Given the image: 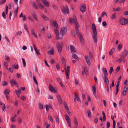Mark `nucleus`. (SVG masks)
Returning a JSON list of instances; mask_svg holds the SVG:
<instances>
[{"label": "nucleus", "mask_w": 128, "mask_h": 128, "mask_svg": "<svg viewBox=\"0 0 128 128\" xmlns=\"http://www.w3.org/2000/svg\"><path fill=\"white\" fill-rule=\"evenodd\" d=\"M93 32L92 34V38L95 43L97 42V32L96 30V26L94 24L92 25Z\"/></svg>", "instance_id": "nucleus-1"}, {"label": "nucleus", "mask_w": 128, "mask_h": 128, "mask_svg": "<svg viewBox=\"0 0 128 128\" xmlns=\"http://www.w3.org/2000/svg\"><path fill=\"white\" fill-rule=\"evenodd\" d=\"M69 22L70 24L71 25H73L74 23L75 28L78 27L77 20L76 18H75L74 19H73L72 18H70L69 19Z\"/></svg>", "instance_id": "nucleus-2"}, {"label": "nucleus", "mask_w": 128, "mask_h": 128, "mask_svg": "<svg viewBox=\"0 0 128 128\" xmlns=\"http://www.w3.org/2000/svg\"><path fill=\"white\" fill-rule=\"evenodd\" d=\"M61 11L64 13L66 14L67 13L68 14L69 13V9L67 5H66L65 7H64L62 9Z\"/></svg>", "instance_id": "nucleus-3"}, {"label": "nucleus", "mask_w": 128, "mask_h": 128, "mask_svg": "<svg viewBox=\"0 0 128 128\" xmlns=\"http://www.w3.org/2000/svg\"><path fill=\"white\" fill-rule=\"evenodd\" d=\"M67 71L66 68L65 70L66 75L67 78H69V75L70 72V66H67Z\"/></svg>", "instance_id": "nucleus-4"}, {"label": "nucleus", "mask_w": 128, "mask_h": 128, "mask_svg": "<svg viewBox=\"0 0 128 128\" xmlns=\"http://www.w3.org/2000/svg\"><path fill=\"white\" fill-rule=\"evenodd\" d=\"M70 48L71 52L72 54H74L76 53V50L74 46L71 44L70 46Z\"/></svg>", "instance_id": "nucleus-5"}, {"label": "nucleus", "mask_w": 128, "mask_h": 128, "mask_svg": "<svg viewBox=\"0 0 128 128\" xmlns=\"http://www.w3.org/2000/svg\"><path fill=\"white\" fill-rule=\"evenodd\" d=\"M49 88L51 92L54 93L56 92V90L55 88L53 87L51 84H49Z\"/></svg>", "instance_id": "nucleus-6"}, {"label": "nucleus", "mask_w": 128, "mask_h": 128, "mask_svg": "<svg viewBox=\"0 0 128 128\" xmlns=\"http://www.w3.org/2000/svg\"><path fill=\"white\" fill-rule=\"evenodd\" d=\"M78 27H77L75 28V29L77 35V36L78 37L80 38H81V37H82V36L81 35V34L79 32L78 28Z\"/></svg>", "instance_id": "nucleus-7"}, {"label": "nucleus", "mask_w": 128, "mask_h": 128, "mask_svg": "<svg viewBox=\"0 0 128 128\" xmlns=\"http://www.w3.org/2000/svg\"><path fill=\"white\" fill-rule=\"evenodd\" d=\"M67 30V28L66 27H64L62 28L60 30V33L61 34V35L62 36H63L64 35V34L65 31Z\"/></svg>", "instance_id": "nucleus-8"}, {"label": "nucleus", "mask_w": 128, "mask_h": 128, "mask_svg": "<svg viewBox=\"0 0 128 128\" xmlns=\"http://www.w3.org/2000/svg\"><path fill=\"white\" fill-rule=\"evenodd\" d=\"M56 46L58 50L60 53L62 50V48L61 45L58 43L56 44Z\"/></svg>", "instance_id": "nucleus-9"}, {"label": "nucleus", "mask_w": 128, "mask_h": 128, "mask_svg": "<svg viewBox=\"0 0 128 128\" xmlns=\"http://www.w3.org/2000/svg\"><path fill=\"white\" fill-rule=\"evenodd\" d=\"M126 18H122L120 20V24L122 25H124L126 24Z\"/></svg>", "instance_id": "nucleus-10"}, {"label": "nucleus", "mask_w": 128, "mask_h": 128, "mask_svg": "<svg viewBox=\"0 0 128 128\" xmlns=\"http://www.w3.org/2000/svg\"><path fill=\"white\" fill-rule=\"evenodd\" d=\"M107 76H108L104 77L103 80L104 83L108 85L109 84V82Z\"/></svg>", "instance_id": "nucleus-11"}, {"label": "nucleus", "mask_w": 128, "mask_h": 128, "mask_svg": "<svg viewBox=\"0 0 128 128\" xmlns=\"http://www.w3.org/2000/svg\"><path fill=\"white\" fill-rule=\"evenodd\" d=\"M55 34H56V40H58L59 39H61L60 38H59L58 36H59V32L58 31V30H57V29L56 28V29H55Z\"/></svg>", "instance_id": "nucleus-12"}, {"label": "nucleus", "mask_w": 128, "mask_h": 128, "mask_svg": "<svg viewBox=\"0 0 128 128\" xmlns=\"http://www.w3.org/2000/svg\"><path fill=\"white\" fill-rule=\"evenodd\" d=\"M102 71L104 74V77L108 76V74L106 69L105 68H103L102 69Z\"/></svg>", "instance_id": "nucleus-13"}, {"label": "nucleus", "mask_w": 128, "mask_h": 128, "mask_svg": "<svg viewBox=\"0 0 128 128\" xmlns=\"http://www.w3.org/2000/svg\"><path fill=\"white\" fill-rule=\"evenodd\" d=\"M15 92L17 96L19 98L20 96V94L21 93L20 89H18V90H15Z\"/></svg>", "instance_id": "nucleus-14"}, {"label": "nucleus", "mask_w": 128, "mask_h": 128, "mask_svg": "<svg viewBox=\"0 0 128 128\" xmlns=\"http://www.w3.org/2000/svg\"><path fill=\"white\" fill-rule=\"evenodd\" d=\"M83 69L84 70L82 71V75H84V74H85L86 75H87L86 73L88 72V70L86 68L85 66L83 68Z\"/></svg>", "instance_id": "nucleus-15"}, {"label": "nucleus", "mask_w": 128, "mask_h": 128, "mask_svg": "<svg viewBox=\"0 0 128 128\" xmlns=\"http://www.w3.org/2000/svg\"><path fill=\"white\" fill-rule=\"evenodd\" d=\"M86 10V6L85 5L81 6L80 8V10L82 13H84L85 11Z\"/></svg>", "instance_id": "nucleus-16"}, {"label": "nucleus", "mask_w": 128, "mask_h": 128, "mask_svg": "<svg viewBox=\"0 0 128 128\" xmlns=\"http://www.w3.org/2000/svg\"><path fill=\"white\" fill-rule=\"evenodd\" d=\"M85 60L88 64L90 66V60L89 59L88 57L87 56H85Z\"/></svg>", "instance_id": "nucleus-17"}, {"label": "nucleus", "mask_w": 128, "mask_h": 128, "mask_svg": "<svg viewBox=\"0 0 128 128\" xmlns=\"http://www.w3.org/2000/svg\"><path fill=\"white\" fill-rule=\"evenodd\" d=\"M52 26L54 27H56L57 29L58 28V25L56 22H51Z\"/></svg>", "instance_id": "nucleus-18"}, {"label": "nucleus", "mask_w": 128, "mask_h": 128, "mask_svg": "<svg viewBox=\"0 0 128 128\" xmlns=\"http://www.w3.org/2000/svg\"><path fill=\"white\" fill-rule=\"evenodd\" d=\"M10 82L11 86L12 87L14 85H17V84L16 82L14 80H10Z\"/></svg>", "instance_id": "nucleus-19"}, {"label": "nucleus", "mask_w": 128, "mask_h": 128, "mask_svg": "<svg viewBox=\"0 0 128 128\" xmlns=\"http://www.w3.org/2000/svg\"><path fill=\"white\" fill-rule=\"evenodd\" d=\"M76 99L79 102H81V101L78 96V95H76V94H75V97L74 98V99L75 102H76Z\"/></svg>", "instance_id": "nucleus-20"}, {"label": "nucleus", "mask_w": 128, "mask_h": 128, "mask_svg": "<svg viewBox=\"0 0 128 128\" xmlns=\"http://www.w3.org/2000/svg\"><path fill=\"white\" fill-rule=\"evenodd\" d=\"M74 123L75 126L77 127L78 125V123L76 116H74Z\"/></svg>", "instance_id": "nucleus-21"}, {"label": "nucleus", "mask_w": 128, "mask_h": 128, "mask_svg": "<svg viewBox=\"0 0 128 128\" xmlns=\"http://www.w3.org/2000/svg\"><path fill=\"white\" fill-rule=\"evenodd\" d=\"M32 16L36 21H37L38 20V18L37 17V16L35 12H34L32 14Z\"/></svg>", "instance_id": "nucleus-22"}, {"label": "nucleus", "mask_w": 128, "mask_h": 128, "mask_svg": "<svg viewBox=\"0 0 128 128\" xmlns=\"http://www.w3.org/2000/svg\"><path fill=\"white\" fill-rule=\"evenodd\" d=\"M4 92L5 95L6 96H7V95H8L9 94L10 91L8 90L5 89L4 90Z\"/></svg>", "instance_id": "nucleus-23"}, {"label": "nucleus", "mask_w": 128, "mask_h": 128, "mask_svg": "<svg viewBox=\"0 0 128 128\" xmlns=\"http://www.w3.org/2000/svg\"><path fill=\"white\" fill-rule=\"evenodd\" d=\"M41 17L46 21H48V19L47 16L44 14L42 15H41Z\"/></svg>", "instance_id": "nucleus-24"}, {"label": "nucleus", "mask_w": 128, "mask_h": 128, "mask_svg": "<svg viewBox=\"0 0 128 128\" xmlns=\"http://www.w3.org/2000/svg\"><path fill=\"white\" fill-rule=\"evenodd\" d=\"M57 98L59 102L60 103V104H62V100L60 97L59 96H57Z\"/></svg>", "instance_id": "nucleus-25"}, {"label": "nucleus", "mask_w": 128, "mask_h": 128, "mask_svg": "<svg viewBox=\"0 0 128 128\" xmlns=\"http://www.w3.org/2000/svg\"><path fill=\"white\" fill-rule=\"evenodd\" d=\"M32 6L34 8L36 9L38 8V7L37 6L36 4L34 2H32Z\"/></svg>", "instance_id": "nucleus-26"}, {"label": "nucleus", "mask_w": 128, "mask_h": 128, "mask_svg": "<svg viewBox=\"0 0 128 128\" xmlns=\"http://www.w3.org/2000/svg\"><path fill=\"white\" fill-rule=\"evenodd\" d=\"M44 4L47 6H49L48 2L46 0H43V1Z\"/></svg>", "instance_id": "nucleus-27"}, {"label": "nucleus", "mask_w": 128, "mask_h": 128, "mask_svg": "<svg viewBox=\"0 0 128 128\" xmlns=\"http://www.w3.org/2000/svg\"><path fill=\"white\" fill-rule=\"evenodd\" d=\"M72 57L75 59L76 61H78V58L76 54H72Z\"/></svg>", "instance_id": "nucleus-28"}, {"label": "nucleus", "mask_w": 128, "mask_h": 128, "mask_svg": "<svg viewBox=\"0 0 128 128\" xmlns=\"http://www.w3.org/2000/svg\"><path fill=\"white\" fill-rule=\"evenodd\" d=\"M115 49L114 48H112V49L109 52V55L110 56H111L114 52Z\"/></svg>", "instance_id": "nucleus-29"}, {"label": "nucleus", "mask_w": 128, "mask_h": 128, "mask_svg": "<svg viewBox=\"0 0 128 128\" xmlns=\"http://www.w3.org/2000/svg\"><path fill=\"white\" fill-rule=\"evenodd\" d=\"M102 114L103 115V118L104 122L106 121V117L104 111H102Z\"/></svg>", "instance_id": "nucleus-30"}, {"label": "nucleus", "mask_w": 128, "mask_h": 128, "mask_svg": "<svg viewBox=\"0 0 128 128\" xmlns=\"http://www.w3.org/2000/svg\"><path fill=\"white\" fill-rule=\"evenodd\" d=\"M123 54L124 55L126 56L128 54V52L126 50H125L124 51Z\"/></svg>", "instance_id": "nucleus-31"}, {"label": "nucleus", "mask_w": 128, "mask_h": 128, "mask_svg": "<svg viewBox=\"0 0 128 128\" xmlns=\"http://www.w3.org/2000/svg\"><path fill=\"white\" fill-rule=\"evenodd\" d=\"M49 54L50 55H53L54 54V51L53 50H51L48 52Z\"/></svg>", "instance_id": "nucleus-32"}, {"label": "nucleus", "mask_w": 128, "mask_h": 128, "mask_svg": "<svg viewBox=\"0 0 128 128\" xmlns=\"http://www.w3.org/2000/svg\"><path fill=\"white\" fill-rule=\"evenodd\" d=\"M87 113L88 114V116L89 118H90L91 116V114L90 110H88L87 111Z\"/></svg>", "instance_id": "nucleus-33"}, {"label": "nucleus", "mask_w": 128, "mask_h": 128, "mask_svg": "<svg viewBox=\"0 0 128 128\" xmlns=\"http://www.w3.org/2000/svg\"><path fill=\"white\" fill-rule=\"evenodd\" d=\"M80 38L81 44L82 45H84V42L83 37H81V38Z\"/></svg>", "instance_id": "nucleus-34"}, {"label": "nucleus", "mask_w": 128, "mask_h": 128, "mask_svg": "<svg viewBox=\"0 0 128 128\" xmlns=\"http://www.w3.org/2000/svg\"><path fill=\"white\" fill-rule=\"evenodd\" d=\"M33 80L34 82L36 83V84L37 85H38V83L36 79L35 76H34L33 77Z\"/></svg>", "instance_id": "nucleus-35"}, {"label": "nucleus", "mask_w": 128, "mask_h": 128, "mask_svg": "<svg viewBox=\"0 0 128 128\" xmlns=\"http://www.w3.org/2000/svg\"><path fill=\"white\" fill-rule=\"evenodd\" d=\"M128 88V84H127L125 85L124 88V90L126 91Z\"/></svg>", "instance_id": "nucleus-36"}, {"label": "nucleus", "mask_w": 128, "mask_h": 128, "mask_svg": "<svg viewBox=\"0 0 128 128\" xmlns=\"http://www.w3.org/2000/svg\"><path fill=\"white\" fill-rule=\"evenodd\" d=\"M8 63L6 62H4V65L5 67L7 69H8Z\"/></svg>", "instance_id": "nucleus-37"}, {"label": "nucleus", "mask_w": 128, "mask_h": 128, "mask_svg": "<svg viewBox=\"0 0 128 128\" xmlns=\"http://www.w3.org/2000/svg\"><path fill=\"white\" fill-rule=\"evenodd\" d=\"M39 108L40 109H42L43 108V105L40 103H39L38 104Z\"/></svg>", "instance_id": "nucleus-38"}, {"label": "nucleus", "mask_w": 128, "mask_h": 128, "mask_svg": "<svg viewBox=\"0 0 128 128\" xmlns=\"http://www.w3.org/2000/svg\"><path fill=\"white\" fill-rule=\"evenodd\" d=\"M113 71H114V70L113 69V67H111L109 71V73H110V74H112V72H113Z\"/></svg>", "instance_id": "nucleus-39"}, {"label": "nucleus", "mask_w": 128, "mask_h": 128, "mask_svg": "<svg viewBox=\"0 0 128 128\" xmlns=\"http://www.w3.org/2000/svg\"><path fill=\"white\" fill-rule=\"evenodd\" d=\"M48 118L52 122H53V118L51 116H48Z\"/></svg>", "instance_id": "nucleus-40"}, {"label": "nucleus", "mask_w": 128, "mask_h": 128, "mask_svg": "<svg viewBox=\"0 0 128 128\" xmlns=\"http://www.w3.org/2000/svg\"><path fill=\"white\" fill-rule=\"evenodd\" d=\"M2 16L3 17L4 19H6V15L5 13L4 12H3L2 13Z\"/></svg>", "instance_id": "nucleus-41"}, {"label": "nucleus", "mask_w": 128, "mask_h": 128, "mask_svg": "<svg viewBox=\"0 0 128 128\" xmlns=\"http://www.w3.org/2000/svg\"><path fill=\"white\" fill-rule=\"evenodd\" d=\"M111 117L112 119L113 120V125H115V121L114 120V116H111Z\"/></svg>", "instance_id": "nucleus-42"}, {"label": "nucleus", "mask_w": 128, "mask_h": 128, "mask_svg": "<svg viewBox=\"0 0 128 128\" xmlns=\"http://www.w3.org/2000/svg\"><path fill=\"white\" fill-rule=\"evenodd\" d=\"M8 84V83L7 82L4 81L2 82V86H6Z\"/></svg>", "instance_id": "nucleus-43"}, {"label": "nucleus", "mask_w": 128, "mask_h": 128, "mask_svg": "<svg viewBox=\"0 0 128 128\" xmlns=\"http://www.w3.org/2000/svg\"><path fill=\"white\" fill-rule=\"evenodd\" d=\"M22 62H23V66L24 67H25L26 65V63L25 60L23 58H22Z\"/></svg>", "instance_id": "nucleus-44"}, {"label": "nucleus", "mask_w": 128, "mask_h": 128, "mask_svg": "<svg viewBox=\"0 0 128 128\" xmlns=\"http://www.w3.org/2000/svg\"><path fill=\"white\" fill-rule=\"evenodd\" d=\"M6 2V0H1L0 2V5L3 4Z\"/></svg>", "instance_id": "nucleus-45"}, {"label": "nucleus", "mask_w": 128, "mask_h": 128, "mask_svg": "<svg viewBox=\"0 0 128 128\" xmlns=\"http://www.w3.org/2000/svg\"><path fill=\"white\" fill-rule=\"evenodd\" d=\"M12 67L14 69H18V64L16 65V66L14 64L12 66Z\"/></svg>", "instance_id": "nucleus-46"}, {"label": "nucleus", "mask_w": 128, "mask_h": 128, "mask_svg": "<svg viewBox=\"0 0 128 128\" xmlns=\"http://www.w3.org/2000/svg\"><path fill=\"white\" fill-rule=\"evenodd\" d=\"M3 106H1V108H2V109L3 110L4 112H5L4 109L5 108H6V106L4 104H3Z\"/></svg>", "instance_id": "nucleus-47"}, {"label": "nucleus", "mask_w": 128, "mask_h": 128, "mask_svg": "<svg viewBox=\"0 0 128 128\" xmlns=\"http://www.w3.org/2000/svg\"><path fill=\"white\" fill-rule=\"evenodd\" d=\"M116 13L114 14L111 17V19L112 20L114 19L116 17Z\"/></svg>", "instance_id": "nucleus-48"}, {"label": "nucleus", "mask_w": 128, "mask_h": 128, "mask_svg": "<svg viewBox=\"0 0 128 128\" xmlns=\"http://www.w3.org/2000/svg\"><path fill=\"white\" fill-rule=\"evenodd\" d=\"M110 126V122H108L106 124V128H109Z\"/></svg>", "instance_id": "nucleus-49"}, {"label": "nucleus", "mask_w": 128, "mask_h": 128, "mask_svg": "<svg viewBox=\"0 0 128 128\" xmlns=\"http://www.w3.org/2000/svg\"><path fill=\"white\" fill-rule=\"evenodd\" d=\"M92 90L93 92H96V88L94 86H92Z\"/></svg>", "instance_id": "nucleus-50"}, {"label": "nucleus", "mask_w": 128, "mask_h": 128, "mask_svg": "<svg viewBox=\"0 0 128 128\" xmlns=\"http://www.w3.org/2000/svg\"><path fill=\"white\" fill-rule=\"evenodd\" d=\"M65 118L66 120H70V118L67 115H65Z\"/></svg>", "instance_id": "nucleus-51"}, {"label": "nucleus", "mask_w": 128, "mask_h": 128, "mask_svg": "<svg viewBox=\"0 0 128 128\" xmlns=\"http://www.w3.org/2000/svg\"><path fill=\"white\" fill-rule=\"evenodd\" d=\"M28 19L30 21H31L32 22H33L34 21V20L33 19V18L30 16H28Z\"/></svg>", "instance_id": "nucleus-52"}, {"label": "nucleus", "mask_w": 128, "mask_h": 128, "mask_svg": "<svg viewBox=\"0 0 128 128\" xmlns=\"http://www.w3.org/2000/svg\"><path fill=\"white\" fill-rule=\"evenodd\" d=\"M102 14L101 17H103L105 15H106V16H107V15L106 14V12H102Z\"/></svg>", "instance_id": "nucleus-53"}, {"label": "nucleus", "mask_w": 128, "mask_h": 128, "mask_svg": "<svg viewBox=\"0 0 128 128\" xmlns=\"http://www.w3.org/2000/svg\"><path fill=\"white\" fill-rule=\"evenodd\" d=\"M5 59L7 60L8 62H9L10 60V58L7 56H5Z\"/></svg>", "instance_id": "nucleus-54"}, {"label": "nucleus", "mask_w": 128, "mask_h": 128, "mask_svg": "<svg viewBox=\"0 0 128 128\" xmlns=\"http://www.w3.org/2000/svg\"><path fill=\"white\" fill-rule=\"evenodd\" d=\"M6 13L7 14H8V8L7 6H6Z\"/></svg>", "instance_id": "nucleus-55"}, {"label": "nucleus", "mask_w": 128, "mask_h": 128, "mask_svg": "<svg viewBox=\"0 0 128 128\" xmlns=\"http://www.w3.org/2000/svg\"><path fill=\"white\" fill-rule=\"evenodd\" d=\"M24 28L25 29L26 31L28 32V28L25 24H24Z\"/></svg>", "instance_id": "nucleus-56"}, {"label": "nucleus", "mask_w": 128, "mask_h": 128, "mask_svg": "<svg viewBox=\"0 0 128 128\" xmlns=\"http://www.w3.org/2000/svg\"><path fill=\"white\" fill-rule=\"evenodd\" d=\"M52 7L55 10H57L58 9V6L56 5H53Z\"/></svg>", "instance_id": "nucleus-57"}, {"label": "nucleus", "mask_w": 128, "mask_h": 128, "mask_svg": "<svg viewBox=\"0 0 128 128\" xmlns=\"http://www.w3.org/2000/svg\"><path fill=\"white\" fill-rule=\"evenodd\" d=\"M89 55L90 59L92 60V59L93 56L92 54L90 52H89Z\"/></svg>", "instance_id": "nucleus-58"}, {"label": "nucleus", "mask_w": 128, "mask_h": 128, "mask_svg": "<svg viewBox=\"0 0 128 128\" xmlns=\"http://www.w3.org/2000/svg\"><path fill=\"white\" fill-rule=\"evenodd\" d=\"M38 5L40 6L41 7V9H42L43 10H44V6L40 4H39L38 3Z\"/></svg>", "instance_id": "nucleus-59"}, {"label": "nucleus", "mask_w": 128, "mask_h": 128, "mask_svg": "<svg viewBox=\"0 0 128 128\" xmlns=\"http://www.w3.org/2000/svg\"><path fill=\"white\" fill-rule=\"evenodd\" d=\"M62 62L63 64L64 65V64H65V60L64 59V58L63 57L62 58Z\"/></svg>", "instance_id": "nucleus-60"}, {"label": "nucleus", "mask_w": 128, "mask_h": 128, "mask_svg": "<svg viewBox=\"0 0 128 128\" xmlns=\"http://www.w3.org/2000/svg\"><path fill=\"white\" fill-rule=\"evenodd\" d=\"M45 106H46V111L47 112H48V110H49V108H48L49 107V105L46 104L45 105Z\"/></svg>", "instance_id": "nucleus-61"}, {"label": "nucleus", "mask_w": 128, "mask_h": 128, "mask_svg": "<svg viewBox=\"0 0 128 128\" xmlns=\"http://www.w3.org/2000/svg\"><path fill=\"white\" fill-rule=\"evenodd\" d=\"M122 47V44H120L118 46V49L120 50Z\"/></svg>", "instance_id": "nucleus-62"}, {"label": "nucleus", "mask_w": 128, "mask_h": 128, "mask_svg": "<svg viewBox=\"0 0 128 128\" xmlns=\"http://www.w3.org/2000/svg\"><path fill=\"white\" fill-rule=\"evenodd\" d=\"M102 25L103 26H105L107 25L106 22L105 21H104L102 23Z\"/></svg>", "instance_id": "nucleus-63"}, {"label": "nucleus", "mask_w": 128, "mask_h": 128, "mask_svg": "<svg viewBox=\"0 0 128 128\" xmlns=\"http://www.w3.org/2000/svg\"><path fill=\"white\" fill-rule=\"evenodd\" d=\"M56 119L57 123L58 124L59 122V119L57 116H56Z\"/></svg>", "instance_id": "nucleus-64"}]
</instances>
